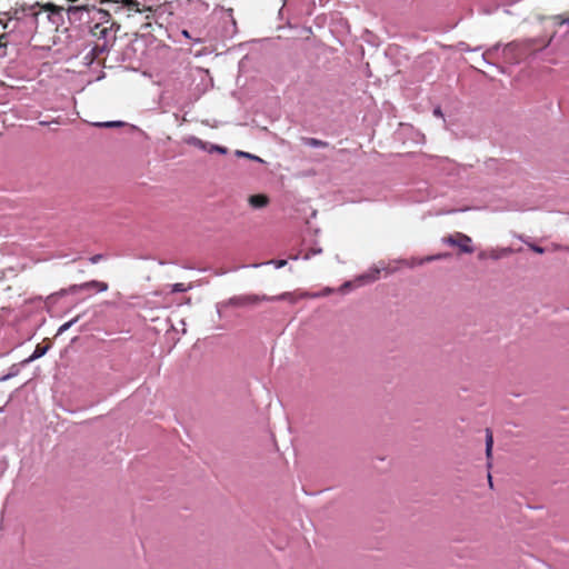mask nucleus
I'll return each instance as SVG.
<instances>
[{"label":"nucleus","mask_w":569,"mask_h":569,"mask_svg":"<svg viewBox=\"0 0 569 569\" xmlns=\"http://www.w3.org/2000/svg\"><path fill=\"white\" fill-rule=\"evenodd\" d=\"M101 259H102V256H101V254H96V256H92V257L90 258V262H91V263H97V262H99Z\"/></svg>","instance_id":"obj_21"},{"label":"nucleus","mask_w":569,"mask_h":569,"mask_svg":"<svg viewBox=\"0 0 569 569\" xmlns=\"http://www.w3.org/2000/svg\"><path fill=\"white\" fill-rule=\"evenodd\" d=\"M518 47L513 43H509L503 48L505 59L510 62H518L519 58L517 57Z\"/></svg>","instance_id":"obj_6"},{"label":"nucleus","mask_w":569,"mask_h":569,"mask_svg":"<svg viewBox=\"0 0 569 569\" xmlns=\"http://www.w3.org/2000/svg\"><path fill=\"white\" fill-rule=\"evenodd\" d=\"M210 152H219V153H227V148L224 147H220V146H211V148L209 149Z\"/></svg>","instance_id":"obj_17"},{"label":"nucleus","mask_w":569,"mask_h":569,"mask_svg":"<svg viewBox=\"0 0 569 569\" xmlns=\"http://www.w3.org/2000/svg\"><path fill=\"white\" fill-rule=\"evenodd\" d=\"M303 141L306 144H308L310 147H315V148H325L328 146V143L326 141H322V140H319L316 138H305Z\"/></svg>","instance_id":"obj_10"},{"label":"nucleus","mask_w":569,"mask_h":569,"mask_svg":"<svg viewBox=\"0 0 569 569\" xmlns=\"http://www.w3.org/2000/svg\"><path fill=\"white\" fill-rule=\"evenodd\" d=\"M90 10L91 9L87 4L64 8L62 6H57L53 2H34L29 7L28 14L38 18L40 13L46 12L48 19L52 23L59 26L63 23V13L67 14L69 22L73 23L82 21L83 14H89Z\"/></svg>","instance_id":"obj_1"},{"label":"nucleus","mask_w":569,"mask_h":569,"mask_svg":"<svg viewBox=\"0 0 569 569\" xmlns=\"http://www.w3.org/2000/svg\"><path fill=\"white\" fill-rule=\"evenodd\" d=\"M182 34H183L186 38H190V34H189V32H188L187 30H183V31H182Z\"/></svg>","instance_id":"obj_26"},{"label":"nucleus","mask_w":569,"mask_h":569,"mask_svg":"<svg viewBox=\"0 0 569 569\" xmlns=\"http://www.w3.org/2000/svg\"><path fill=\"white\" fill-rule=\"evenodd\" d=\"M320 252H321V249H312L305 253L303 259L308 260V259H310L311 256L318 254Z\"/></svg>","instance_id":"obj_19"},{"label":"nucleus","mask_w":569,"mask_h":569,"mask_svg":"<svg viewBox=\"0 0 569 569\" xmlns=\"http://www.w3.org/2000/svg\"><path fill=\"white\" fill-rule=\"evenodd\" d=\"M139 22H140V23H143V24L146 26V22H147V21L144 20V22H143V20H142V19H139Z\"/></svg>","instance_id":"obj_30"},{"label":"nucleus","mask_w":569,"mask_h":569,"mask_svg":"<svg viewBox=\"0 0 569 569\" xmlns=\"http://www.w3.org/2000/svg\"><path fill=\"white\" fill-rule=\"evenodd\" d=\"M492 447H493V437L490 429L486 430V455L488 458L491 457L492 453Z\"/></svg>","instance_id":"obj_9"},{"label":"nucleus","mask_w":569,"mask_h":569,"mask_svg":"<svg viewBox=\"0 0 569 569\" xmlns=\"http://www.w3.org/2000/svg\"><path fill=\"white\" fill-rule=\"evenodd\" d=\"M48 350V347L47 346H41V345H38L33 351V353L31 355V357L29 358V361H32L34 359H38L40 357H42Z\"/></svg>","instance_id":"obj_11"},{"label":"nucleus","mask_w":569,"mask_h":569,"mask_svg":"<svg viewBox=\"0 0 569 569\" xmlns=\"http://www.w3.org/2000/svg\"><path fill=\"white\" fill-rule=\"evenodd\" d=\"M274 263H276L277 268H281V267L286 266L287 261L286 260H277Z\"/></svg>","instance_id":"obj_22"},{"label":"nucleus","mask_w":569,"mask_h":569,"mask_svg":"<svg viewBox=\"0 0 569 569\" xmlns=\"http://www.w3.org/2000/svg\"><path fill=\"white\" fill-rule=\"evenodd\" d=\"M559 24H569V14H558L555 17Z\"/></svg>","instance_id":"obj_15"},{"label":"nucleus","mask_w":569,"mask_h":569,"mask_svg":"<svg viewBox=\"0 0 569 569\" xmlns=\"http://www.w3.org/2000/svg\"><path fill=\"white\" fill-rule=\"evenodd\" d=\"M109 288L107 282L98 281V280H91L81 284H72L69 287L68 291L71 293L78 292L80 290H87V289H96L99 292L107 291Z\"/></svg>","instance_id":"obj_5"},{"label":"nucleus","mask_w":569,"mask_h":569,"mask_svg":"<svg viewBox=\"0 0 569 569\" xmlns=\"http://www.w3.org/2000/svg\"><path fill=\"white\" fill-rule=\"evenodd\" d=\"M529 247L536 253H540L541 254V253L545 252V249L542 247L537 246V244H530Z\"/></svg>","instance_id":"obj_20"},{"label":"nucleus","mask_w":569,"mask_h":569,"mask_svg":"<svg viewBox=\"0 0 569 569\" xmlns=\"http://www.w3.org/2000/svg\"><path fill=\"white\" fill-rule=\"evenodd\" d=\"M99 14H103V16H107L106 12H102V11H98Z\"/></svg>","instance_id":"obj_31"},{"label":"nucleus","mask_w":569,"mask_h":569,"mask_svg":"<svg viewBox=\"0 0 569 569\" xmlns=\"http://www.w3.org/2000/svg\"><path fill=\"white\" fill-rule=\"evenodd\" d=\"M446 257H448L447 253H439V254H435V256H428V257H425V258L419 259V260H412V262L409 266L422 264L425 262H430V261H433V260H439V259H442V258H446Z\"/></svg>","instance_id":"obj_8"},{"label":"nucleus","mask_w":569,"mask_h":569,"mask_svg":"<svg viewBox=\"0 0 569 569\" xmlns=\"http://www.w3.org/2000/svg\"><path fill=\"white\" fill-rule=\"evenodd\" d=\"M91 31L94 36H104L107 32H108V28L107 27H101V24L99 23H96L92 28H91Z\"/></svg>","instance_id":"obj_13"},{"label":"nucleus","mask_w":569,"mask_h":569,"mask_svg":"<svg viewBox=\"0 0 569 569\" xmlns=\"http://www.w3.org/2000/svg\"><path fill=\"white\" fill-rule=\"evenodd\" d=\"M139 22H140V23H143V24L146 26V22H147V21L144 20V22H143V20H142V19H139Z\"/></svg>","instance_id":"obj_29"},{"label":"nucleus","mask_w":569,"mask_h":569,"mask_svg":"<svg viewBox=\"0 0 569 569\" xmlns=\"http://www.w3.org/2000/svg\"><path fill=\"white\" fill-rule=\"evenodd\" d=\"M290 297L289 292H284L280 295L279 297H268V296H258V295H244V296H238L233 297L230 301L234 306L243 307L248 305H257L261 301H272L276 299L284 300Z\"/></svg>","instance_id":"obj_3"},{"label":"nucleus","mask_w":569,"mask_h":569,"mask_svg":"<svg viewBox=\"0 0 569 569\" xmlns=\"http://www.w3.org/2000/svg\"><path fill=\"white\" fill-rule=\"evenodd\" d=\"M93 124L96 127H100V128H113V127H121L124 123L121 122V121H108V122H97V123H93Z\"/></svg>","instance_id":"obj_12"},{"label":"nucleus","mask_w":569,"mask_h":569,"mask_svg":"<svg viewBox=\"0 0 569 569\" xmlns=\"http://www.w3.org/2000/svg\"><path fill=\"white\" fill-rule=\"evenodd\" d=\"M78 319H79V317H76L74 319H72V320H70V321L66 322L64 325H62V326L60 327V329H59V332H62V331L68 330V329H69V328L74 323V322H77V321H78Z\"/></svg>","instance_id":"obj_16"},{"label":"nucleus","mask_w":569,"mask_h":569,"mask_svg":"<svg viewBox=\"0 0 569 569\" xmlns=\"http://www.w3.org/2000/svg\"><path fill=\"white\" fill-rule=\"evenodd\" d=\"M189 289V287H187L184 283H174L172 286V289H171V292L176 293V292H184Z\"/></svg>","instance_id":"obj_14"},{"label":"nucleus","mask_w":569,"mask_h":569,"mask_svg":"<svg viewBox=\"0 0 569 569\" xmlns=\"http://www.w3.org/2000/svg\"><path fill=\"white\" fill-rule=\"evenodd\" d=\"M122 6L120 8L127 16V18H139L143 17L146 19V27L151 26V20L154 19L157 11L161 8V6L151 7L146 6V2H120Z\"/></svg>","instance_id":"obj_2"},{"label":"nucleus","mask_w":569,"mask_h":569,"mask_svg":"<svg viewBox=\"0 0 569 569\" xmlns=\"http://www.w3.org/2000/svg\"><path fill=\"white\" fill-rule=\"evenodd\" d=\"M550 41H551V39H549L546 43H543L542 48L548 47V46H549V43H550Z\"/></svg>","instance_id":"obj_28"},{"label":"nucleus","mask_w":569,"mask_h":569,"mask_svg":"<svg viewBox=\"0 0 569 569\" xmlns=\"http://www.w3.org/2000/svg\"><path fill=\"white\" fill-rule=\"evenodd\" d=\"M443 242L458 247L461 252L463 253H472L473 247L471 246V238L465 233L456 232L453 234H450L448 237H445Z\"/></svg>","instance_id":"obj_4"},{"label":"nucleus","mask_w":569,"mask_h":569,"mask_svg":"<svg viewBox=\"0 0 569 569\" xmlns=\"http://www.w3.org/2000/svg\"><path fill=\"white\" fill-rule=\"evenodd\" d=\"M49 123H50V122H48V121H40V122H39V124H40V126H48Z\"/></svg>","instance_id":"obj_27"},{"label":"nucleus","mask_w":569,"mask_h":569,"mask_svg":"<svg viewBox=\"0 0 569 569\" xmlns=\"http://www.w3.org/2000/svg\"><path fill=\"white\" fill-rule=\"evenodd\" d=\"M488 482H489L490 488H492L493 483H492V478H491L490 473L488 475Z\"/></svg>","instance_id":"obj_24"},{"label":"nucleus","mask_w":569,"mask_h":569,"mask_svg":"<svg viewBox=\"0 0 569 569\" xmlns=\"http://www.w3.org/2000/svg\"><path fill=\"white\" fill-rule=\"evenodd\" d=\"M200 148L202 149H206V144L201 141V140H198V143H197Z\"/></svg>","instance_id":"obj_25"},{"label":"nucleus","mask_w":569,"mask_h":569,"mask_svg":"<svg viewBox=\"0 0 569 569\" xmlns=\"http://www.w3.org/2000/svg\"><path fill=\"white\" fill-rule=\"evenodd\" d=\"M249 203L253 208H263L269 203V198L264 194H253L249 197Z\"/></svg>","instance_id":"obj_7"},{"label":"nucleus","mask_w":569,"mask_h":569,"mask_svg":"<svg viewBox=\"0 0 569 569\" xmlns=\"http://www.w3.org/2000/svg\"><path fill=\"white\" fill-rule=\"evenodd\" d=\"M237 156L238 157H246V158H249V159H252V160H260L257 156L250 154V153L244 152V151H237Z\"/></svg>","instance_id":"obj_18"},{"label":"nucleus","mask_w":569,"mask_h":569,"mask_svg":"<svg viewBox=\"0 0 569 569\" xmlns=\"http://www.w3.org/2000/svg\"><path fill=\"white\" fill-rule=\"evenodd\" d=\"M433 113H435V116H437V117H442V112H441V109H440V108L435 109Z\"/></svg>","instance_id":"obj_23"}]
</instances>
